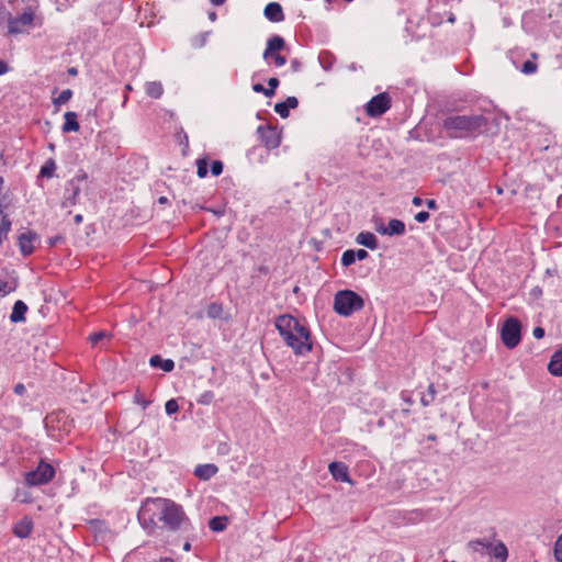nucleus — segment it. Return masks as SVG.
Masks as SVG:
<instances>
[{"label":"nucleus","mask_w":562,"mask_h":562,"mask_svg":"<svg viewBox=\"0 0 562 562\" xmlns=\"http://www.w3.org/2000/svg\"><path fill=\"white\" fill-rule=\"evenodd\" d=\"M137 518L145 529L157 527L156 518L170 531L189 532L192 524L181 505L168 498H147L140 506Z\"/></svg>","instance_id":"f257e3e1"},{"label":"nucleus","mask_w":562,"mask_h":562,"mask_svg":"<svg viewBox=\"0 0 562 562\" xmlns=\"http://www.w3.org/2000/svg\"><path fill=\"white\" fill-rule=\"evenodd\" d=\"M276 328L296 355L304 356L312 350L311 333L297 318L284 314L276 319Z\"/></svg>","instance_id":"f03ea898"},{"label":"nucleus","mask_w":562,"mask_h":562,"mask_svg":"<svg viewBox=\"0 0 562 562\" xmlns=\"http://www.w3.org/2000/svg\"><path fill=\"white\" fill-rule=\"evenodd\" d=\"M488 120L482 114L449 115L442 121V128L451 138H476L487 127Z\"/></svg>","instance_id":"7ed1b4c3"},{"label":"nucleus","mask_w":562,"mask_h":562,"mask_svg":"<svg viewBox=\"0 0 562 562\" xmlns=\"http://www.w3.org/2000/svg\"><path fill=\"white\" fill-rule=\"evenodd\" d=\"M363 306V299L352 290H341L335 294L334 311L340 316H351Z\"/></svg>","instance_id":"20e7f679"},{"label":"nucleus","mask_w":562,"mask_h":562,"mask_svg":"<svg viewBox=\"0 0 562 562\" xmlns=\"http://www.w3.org/2000/svg\"><path fill=\"white\" fill-rule=\"evenodd\" d=\"M56 474V470L53 464L41 460L37 467L25 473L24 481L29 486H41L49 483Z\"/></svg>","instance_id":"39448f33"},{"label":"nucleus","mask_w":562,"mask_h":562,"mask_svg":"<svg viewBox=\"0 0 562 562\" xmlns=\"http://www.w3.org/2000/svg\"><path fill=\"white\" fill-rule=\"evenodd\" d=\"M502 341L508 348L513 349L521 340V324L515 317L505 321L501 330Z\"/></svg>","instance_id":"423d86ee"},{"label":"nucleus","mask_w":562,"mask_h":562,"mask_svg":"<svg viewBox=\"0 0 562 562\" xmlns=\"http://www.w3.org/2000/svg\"><path fill=\"white\" fill-rule=\"evenodd\" d=\"M285 47V41L280 35H272L268 42L262 57L265 60L272 59L277 67H282L286 64V58L280 54Z\"/></svg>","instance_id":"0eeeda50"},{"label":"nucleus","mask_w":562,"mask_h":562,"mask_svg":"<svg viewBox=\"0 0 562 562\" xmlns=\"http://www.w3.org/2000/svg\"><path fill=\"white\" fill-rule=\"evenodd\" d=\"M86 180L87 173L82 170H79L78 173L67 182L64 200L61 202L63 207L75 206L78 203V196L81 191V183Z\"/></svg>","instance_id":"6e6552de"},{"label":"nucleus","mask_w":562,"mask_h":562,"mask_svg":"<svg viewBox=\"0 0 562 562\" xmlns=\"http://www.w3.org/2000/svg\"><path fill=\"white\" fill-rule=\"evenodd\" d=\"M392 99L387 92H381L374 95L366 104V113L370 117H378L384 114L391 108Z\"/></svg>","instance_id":"1a4fd4ad"},{"label":"nucleus","mask_w":562,"mask_h":562,"mask_svg":"<svg viewBox=\"0 0 562 562\" xmlns=\"http://www.w3.org/2000/svg\"><path fill=\"white\" fill-rule=\"evenodd\" d=\"M5 15L8 16V31L10 34L22 33L24 26L32 24L34 20V14L31 10L24 11L16 18H12L11 13L8 11H5Z\"/></svg>","instance_id":"9d476101"},{"label":"nucleus","mask_w":562,"mask_h":562,"mask_svg":"<svg viewBox=\"0 0 562 562\" xmlns=\"http://www.w3.org/2000/svg\"><path fill=\"white\" fill-rule=\"evenodd\" d=\"M257 133L268 149H274L280 146L281 135L277 127L270 125H260L257 128Z\"/></svg>","instance_id":"9b49d317"},{"label":"nucleus","mask_w":562,"mask_h":562,"mask_svg":"<svg viewBox=\"0 0 562 562\" xmlns=\"http://www.w3.org/2000/svg\"><path fill=\"white\" fill-rule=\"evenodd\" d=\"M37 239V234L35 232L29 231L20 234L18 238V245L21 254L23 256H30L34 251L33 241Z\"/></svg>","instance_id":"f8f14e48"},{"label":"nucleus","mask_w":562,"mask_h":562,"mask_svg":"<svg viewBox=\"0 0 562 562\" xmlns=\"http://www.w3.org/2000/svg\"><path fill=\"white\" fill-rule=\"evenodd\" d=\"M265 18L273 23H279L284 21V12L282 5L278 2H270L266 5L263 10Z\"/></svg>","instance_id":"ddd939ff"},{"label":"nucleus","mask_w":562,"mask_h":562,"mask_svg":"<svg viewBox=\"0 0 562 562\" xmlns=\"http://www.w3.org/2000/svg\"><path fill=\"white\" fill-rule=\"evenodd\" d=\"M330 474L336 481L351 482L348 467L340 461H334L328 467Z\"/></svg>","instance_id":"4468645a"},{"label":"nucleus","mask_w":562,"mask_h":562,"mask_svg":"<svg viewBox=\"0 0 562 562\" xmlns=\"http://www.w3.org/2000/svg\"><path fill=\"white\" fill-rule=\"evenodd\" d=\"M33 530V521L29 517H23L13 527V533L21 539L27 538Z\"/></svg>","instance_id":"2eb2a0df"},{"label":"nucleus","mask_w":562,"mask_h":562,"mask_svg":"<svg viewBox=\"0 0 562 562\" xmlns=\"http://www.w3.org/2000/svg\"><path fill=\"white\" fill-rule=\"evenodd\" d=\"M299 100L295 97H288L285 101L279 102L274 105V111L282 117L286 119L290 115V109H296Z\"/></svg>","instance_id":"dca6fc26"},{"label":"nucleus","mask_w":562,"mask_h":562,"mask_svg":"<svg viewBox=\"0 0 562 562\" xmlns=\"http://www.w3.org/2000/svg\"><path fill=\"white\" fill-rule=\"evenodd\" d=\"M26 312H27V305L23 301L18 300L13 304L12 312L10 314V322L11 323L24 322Z\"/></svg>","instance_id":"f3484780"},{"label":"nucleus","mask_w":562,"mask_h":562,"mask_svg":"<svg viewBox=\"0 0 562 562\" xmlns=\"http://www.w3.org/2000/svg\"><path fill=\"white\" fill-rule=\"evenodd\" d=\"M356 241L371 250H375L379 246L376 236L371 232H361L358 234Z\"/></svg>","instance_id":"a211bd4d"},{"label":"nucleus","mask_w":562,"mask_h":562,"mask_svg":"<svg viewBox=\"0 0 562 562\" xmlns=\"http://www.w3.org/2000/svg\"><path fill=\"white\" fill-rule=\"evenodd\" d=\"M65 122L61 126V131L64 133L78 132L80 128L77 113L75 112H66L64 115Z\"/></svg>","instance_id":"6ab92c4d"},{"label":"nucleus","mask_w":562,"mask_h":562,"mask_svg":"<svg viewBox=\"0 0 562 562\" xmlns=\"http://www.w3.org/2000/svg\"><path fill=\"white\" fill-rule=\"evenodd\" d=\"M548 370L554 376H562V348L552 355Z\"/></svg>","instance_id":"aec40b11"},{"label":"nucleus","mask_w":562,"mask_h":562,"mask_svg":"<svg viewBox=\"0 0 562 562\" xmlns=\"http://www.w3.org/2000/svg\"><path fill=\"white\" fill-rule=\"evenodd\" d=\"M217 472V467L212 463L200 464L194 470V475L203 481L210 480Z\"/></svg>","instance_id":"412c9836"},{"label":"nucleus","mask_w":562,"mask_h":562,"mask_svg":"<svg viewBox=\"0 0 562 562\" xmlns=\"http://www.w3.org/2000/svg\"><path fill=\"white\" fill-rule=\"evenodd\" d=\"M149 364L153 368H160L165 372H171L175 368V362L171 359H162L159 355H154L149 359Z\"/></svg>","instance_id":"4be33fe9"},{"label":"nucleus","mask_w":562,"mask_h":562,"mask_svg":"<svg viewBox=\"0 0 562 562\" xmlns=\"http://www.w3.org/2000/svg\"><path fill=\"white\" fill-rule=\"evenodd\" d=\"M487 554L493 555L494 558L499 560V562H505L508 558V550L502 541H498L496 544L492 543V548L490 549V552H487Z\"/></svg>","instance_id":"5701e85b"},{"label":"nucleus","mask_w":562,"mask_h":562,"mask_svg":"<svg viewBox=\"0 0 562 562\" xmlns=\"http://www.w3.org/2000/svg\"><path fill=\"white\" fill-rule=\"evenodd\" d=\"M145 92L153 99H159L164 93V87L160 81H149L145 85Z\"/></svg>","instance_id":"b1692460"},{"label":"nucleus","mask_w":562,"mask_h":562,"mask_svg":"<svg viewBox=\"0 0 562 562\" xmlns=\"http://www.w3.org/2000/svg\"><path fill=\"white\" fill-rule=\"evenodd\" d=\"M468 548L472 550L473 552H479L481 554H485L490 552V549L492 548V542L487 540H472L468 543Z\"/></svg>","instance_id":"393cba45"},{"label":"nucleus","mask_w":562,"mask_h":562,"mask_svg":"<svg viewBox=\"0 0 562 562\" xmlns=\"http://www.w3.org/2000/svg\"><path fill=\"white\" fill-rule=\"evenodd\" d=\"M228 518L226 516H215L210 519L209 527L214 532L224 531L227 527Z\"/></svg>","instance_id":"a878e982"},{"label":"nucleus","mask_w":562,"mask_h":562,"mask_svg":"<svg viewBox=\"0 0 562 562\" xmlns=\"http://www.w3.org/2000/svg\"><path fill=\"white\" fill-rule=\"evenodd\" d=\"M405 233V224L401 220L393 218L387 224V235L401 236Z\"/></svg>","instance_id":"bb28decb"},{"label":"nucleus","mask_w":562,"mask_h":562,"mask_svg":"<svg viewBox=\"0 0 562 562\" xmlns=\"http://www.w3.org/2000/svg\"><path fill=\"white\" fill-rule=\"evenodd\" d=\"M55 170H56V162L54 159L49 158L41 167L40 176L43 178H52L54 176Z\"/></svg>","instance_id":"cd10ccee"},{"label":"nucleus","mask_w":562,"mask_h":562,"mask_svg":"<svg viewBox=\"0 0 562 562\" xmlns=\"http://www.w3.org/2000/svg\"><path fill=\"white\" fill-rule=\"evenodd\" d=\"M437 391L435 389V385L431 383L429 384L427 391L423 393L420 397V403L423 406H429L436 398Z\"/></svg>","instance_id":"c85d7f7f"},{"label":"nucleus","mask_w":562,"mask_h":562,"mask_svg":"<svg viewBox=\"0 0 562 562\" xmlns=\"http://www.w3.org/2000/svg\"><path fill=\"white\" fill-rule=\"evenodd\" d=\"M210 34H211V32L206 31V32H202V33H199L198 35L193 36L191 38L192 47H194V48H202L203 46H205V44H206V42L209 40Z\"/></svg>","instance_id":"c756f323"},{"label":"nucleus","mask_w":562,"mask_h":562,"mask_svg":"<svg viewBox=\"0 0 562 562\" xmlns=\"http://www.w3.org/2000/svg\"><path fill=\"white\" fill-rule=\"evenodd\" d=\"M10 229L11 221L7 215L3 214L0 223V244H2L8 238Z\"/></svg>","instance_id":"7c9ffc66"},{"label":"nucleus","mask_w":562,"mask_h":562,"mask_svg":"<svg viewBox=\"0 0 562 562\" xmlns=\"http://www.w3.org/2000/svg\"><path fill=\"white\" fill-rule=\"evenodd\" d=\"M16 281H7L0 278V296H4L15 290Z\"/></svg>","instance_id":"2f4dec72"},{"label":"nucleus","mask_w":562,"mask_h":562,"mask_svg":"<svg viewBox=\"0 0 562 562\" xmlns=\"http://www.w3.org/2000/svg\"><path fill=\"white\" fill-rule=\"evenodd\" d=\"M319 63L325 70H329L334 63V56L329 52H322L318 56Z\"/></svg>","instance_id":"473e14b6"},{"label":"nucleus","mask_w":562,"mask_h":562,"mask_svg":"<svg viewBox=\"0 0 562 562\" xmlns=\"http://www.w3.org/2000/svg\"><path fill=\"white\" fill-rule=\"evenodd\" d=\"M72 97V91L70 89L63 90L60 94L53 100L55 106H59L68 102Z\"/></svg>","instance_id":"72a5a7b5"},{"label":"nucleus","mask_w":562,"mask_h":562,"mask_svg":"<svg viewBox=\"0 0 562 562\" xmlns=\"http://www.w3.org/2000/svg\"><path fill=\"white\" fill-rule=\"evenodd\" d=\"M209 164L205 158H200L196 160V175L199 178H205L209 172Z\"/></svg>","instance_id":"f704fd0d"},{"label":"nucleus","mask_w":562,"mask_h":562,"mask_svg":"<svg viewBox=\"0 0 562 562\" xmlns=\"http://www.w3.org/2000/svg\"><path fill=\"white\" fill-rule=\"evenodd\" d=\"M356 259L357 258L355 255V250L348 249V250L344 251V254L341 256V265L344 267H349L355 263Z\"/></svg>","instance_id":"c9c22d12"},{"label":"nucleus","mask_w":562,"mask_h":562,"mask_svg":"<svg viewBox=\"0 0 562 562\" xmlns=\"http://www.w3.org/2000/svg\"><path fill=\"white\" fill-rule=\"evenodd\" d=\"M110 337H111V334L109 331L100 330V331L91 334L89 336V340L91 341L92 345H97L101 340H103L105 338H110Z\"/></svg>","instance_id":"e433bc0d"},{"label":"nucleus","mask_w":562,"mask_h":562,"mask_svg":"<svg viewBox=\"0 0 562 562\" xmlns=\"http://www.w3.org/2000/svg\"><path fill=\"white\" fill-rule=\"evenodd\" d=\"M537 69H538V66L533 60H526L522 64L520 71L525 75H531V74H535L537 71Z\"/></svg>","instance_id":"4c0bfd02"},{"label":"nucleus","mask_w":562,"mask_h":562,"mask_svg":"<svg viewBox=\"0 0 562 562\" xmlns=\"http://www.w3.org/2000/svg\"><path fill=\"white\" fill-rule=\"evenodd\" d=\"M213 400L214 393L212 391H205L196 398V402L202 405H210Z\"/></svg>","instance_id":"58836bf2"},{"label":"nucleus","mask_w":562,"mask_h":562,"mask_svg":"<svg viewBox=\"0 0 562 562\" xmlns=\"http://www.w3.org/2000/svg\"><path fill=\"white\" fill-rule=\"evenodd\" d=\"M553 554L558 562H562V533L557 538Z\"/></svg>","instance_id":"ea45409f"},{"label":"nucleus","mask_w":562,"mask_h":562,"mask_svg":"<svg viewBox=\"0 0 562 562\" xmlns=\"http://www.w3.org/2000/svg\"><path fill=\"white\" fill-rule=\"evenodd\" d=\"M165 409L168 415L176 414L179 411V404L175 398H171L167 401Z\"/></svg>","instance_id":"a19ab883"},{"label":"nucleus","mask_w":562,"mask_h":562,"mask_svg":"<svg viewBox=\"0 0 562 562\" xmlns=\"http://www.w3.org/2000/svg\"><path fill=\"white\" fill-rule=\"evenodd\" d=\"M224 165L221 160H213L211 164V173L214 177L220 176L223 172Z\"/></svg>","instance_id":"79ce46f5"},{"label":"nucleus","mask_w":562,"mask_h":562,"mask_svg":"<svg viewBox=\"0 0 562 562\" xmlns=\"http://www.w3.org/2000/svg\"><path fill=\"white\" fill-rule=\"evenodd\" d=\"M134 402L138 405H142L143 408H146L150 404V401L145 400L144 394L139 390H137L134 394Z\"/></svg>","instance_id":"37998d69"},{"label":"nucleus","mask_w":562,"mask_h":562,"mask_svg":"<svg viewBox=\"0 0 562 562\" xmlns=\"http://www.w3.org/2000/svg\"><path fill=\"white\" fill-rule=\"evenodd\" d=\"M430 215L427 211H420L415 215V220L418 223H426L429 220Z\"/></svg>","instance_id":"c03bdc74"},{"label":"nucleus","mask_w":562,"mask_h":562,"mask_svg":"<svg viewBox=\"0 0 562 562\" xmlns=\"http://www.w3.org/2000/svg\"><path fill=\"white\" fill-rule=\"evenodd\" d=\"M64 239H65V237L63 235H56V236L49 237L47 239V244L50 247H54V246L58 245L59 243L64 241Z\"/></svg>","instance_id":"a18cd8bd"},{"label":"nucleus","mask_w":562,"mask_h":562,"mask_svg":"<svg viewBox=\"0 0 562 562\" xmlns=\"http://www.w3.org/2000/svg\"><path fill=\"white\" fill-rule=\"evenodd\" d=\"M544 334H546V331L542 327L538 326V327L533 328L532 335L535 338L541 339L544 337Z\"/></svg>","instance_id":"49530a36"},{"label":"nucleus","mask_w":562,"mask_h":562,"mask_svg":"<svg viewBox=\"0 0 562 562\" xmlns=\"http://www.w3.org/2000/svg\"><path fill=\"white\" fill-rule=\"evenodd\" d=\"M13 391L16 395H23L26 392V387L23 383H18L14 385Z\"/></svg>","instance_id":"de8ad7c7"},{"label":"nucleus","mask_w":562,"mask_h":562,"mask_svg":"<svg viewBox=\"0 0 562 562\" xmlns=\"http://www.w3.org/2000/svg\"><path fill=\"white\" fill-rule=\"evenodd\" d=\"M355 255L358 260H364L369 256L368 251L364 249L355 250Z\"/></svg>","instance_id":"09e8293b"},{"label":"nucleus","mask_w":562,"mask_h":562,"mask_svg":"<svg viewBox=\"0 0 562 562\" xmlns=\"http://www.w3.org/2000/svg\"><path fill=\"white\" fill-rule=\"evenodd\" d=\"M301 67H302V63L299 59H293L291 61V69L293 72L300 71Z\"/></svg>","instance_id":"8fccbe9b"},{"label":"nucleus","mask_w":562,"mask_h":562,"mask_svg":"<svg viewBox=\"0 0 562 562\" xmlns=\"http://www.w3.org/2000/svg\"><path fill=\"white\" fill-rule=\"evenodd\" d=\"M280 85V81L277 77H271L268 79V87L277 89Z\"/></svg>","instance_id":"3c124183"},{"label":"nucleus","mask_w":562,"mask_h":562,"mask_svg":"<svg viewBox=\"0 0 562 562\" xmlns=\"http://www.w3.org/2000/svg\"><path fill=\"white\" fill-rule=\"evenodd\" d=\"M426 205L429 210H437L438 209V203L436 200L434 199H429V200H426Z\"/></svg>","instance_id":"603ef678"},{"label":"nucleus","mask_w":562,"mask_h":562,"mask_svg":"<svg viewBox=\"0 0 562 562\" xmlns=\"http://www.w3.org/2000/svg\"><path fill=\"white\" fill-rule=\"evenodd\" d=\"M530 294L535 297V299H538L542 295V289L540 286H535Z\"/></svg>","instance_id":"864d4df0"},{"label":"nucleus","mask_w":562,"mask_h":562,"mask_svg":"<svg viewBox=\"0 0 562 562\" xmlns=\"http://www.w3.org/2000/svg\"><path fill=\"white\" fill-rule=\"evenodd\" d=\"M228 451H229V447H228V445L226 442H222V443L218 445V452L220 453L226 454V453H228Z\"/></svg>","instance_id":"5fc2aeb1"},{"label":"nucleus","mask_w":562,"mask_h":562,"mask_svg":"<svg viewBox=\"0 0 562 562\" xmlns=\"http://www.w3.org/2000/svg\"><path fill=\"white\" fill-rule=\"evenodd\" d=\"M262 94H265L267 98H272L276 94V89L265 87Z\"/></svg>","instance_id":"6e6d98bb"},{"label":"nucleus","mask_w":562,"mask_h":562,"mask_svg":"<svg viewBox=\"0 0 562 562\" xmlns=\"http://www.w3.org/2000/svg\"><path fill=\"white\" fill-rule=\"evenodd\" d=\"M263 89H265V86L262 83H260V82L252 85V90L256 93H262Z\"/></svg>","instance_id":"4d7b16f0"},{"label":"nucleus","mask_w":562,"mask_h":562,"mask_svg":"<svg viewBox=\"0 0 562 562\" xmlns=\"http://www.w3.org/2000/svg\"><path fill=\"white\" fill-rule=\"evenodd\" d=\"M9 66L4 60H0V76L8 72Z\"/></svg>","instance_id":"13d9d810"},{"label":"nucleus","mask_w":562,"mask_h":562,"mask_svg":"<svg viewBox=\"0 0 562 562\" xmlns=\"http://www.w3.org/2000/svg\"><path fill=\"white\" fill-rule=\"evenodd\" d=\"M412 203L415 206H420V205H423L424 200L422 198H419V196H414L413 200H412Z\"/></svg>","instance_id":"bf43d9fd"},{"label":"nucleus","mask_w":562,"mask_h":562,"mask_svg":"<svg viewBox=\"0 0 562 562\" xmlns=\"http://www.w3.org/2000/svg\"><path fill=\"white\" fill-rule=\"evenodd\" d=\"M376 232L382 235H387V226H384L383 224H381L379 227H376Z\"/></svg>","instance_id":"052dcab7"},{"label":"nucleus","mask_w":562,"mask_h":562,"mask_svg":"<svg viewBox=\"0 0 562 562\" xmlns=\"http://www.w3.org/2000/svg\"><path fill=\"white\" fill-rule=\"evenodd\" d=\"M402 398L405 403L407 404H412L413 403V400L411 396L406 395L405 393H402Z\"/></svg>","instance_id":"680f3d73"},{"label":"nucleus","mask_w":562,"mask_h":562,"mask_svg":"<svg viewBox=\"0 0 562 562\" xmlns=\"http://www.w3.org/2000/svg\"><path fill=\"white\" fill-rule=\"evenodd\" d=\"M67 72L70 76H77L78 75V69L75 68V67H70V68H68Z\"/></svg>","instance_id":"e2e57ef3"},{"label":"nucleus","mask_w":562,"mask_h":562,"mask_svg":"<svg viewBox=\"0 0 562 562\" xmlns=\"http://www.w3.org/2000/svg\"><path fill=\"white\" fill-rule=\"evenodd\" d=\"M209 19L214 22L217 19V14L215 11L209 12Z\"/></svg>","instance_id":"0e129e2a"},{"label":"nucleus","mask_w":562,"mask_h":562,"mask_svg":"<svg viewBox=\"0 0 562 562\" xmlns=\"http://www.w3.org/2000/svg\"><path fill=\"white\" fill-rule=\"evenodd\" d=\"M183 550L189 552L191 550V542L190 540H187L183 544Z\"/></svg>","instance_id":"69168bd1"},{"label":"nucleus","mask_w":562,"mask_h":562,"mask_svg":"<svg viewBox=\"0 0 562 562\" xmlns=\"http://www.w3.org/2000/svg\"><path fill=\"white\" fill-rule=\"evenodd\" d=\"M83 217L81 214H77L75 217H74V221L76 224H80L82 222Z\"/></svg>","instance_id":"338daca9"},{"label":"nucleus","mask_w":562,"mask_h":562,"mask_svg":"<svg viewBox=\"0 0 562 562\" xmlns=\"http://www.w3.org/2000/svg\"><path fill=\"white\" fill-rule=\"evenodd\" d=\"M157 562H175V561H173V559H171V558H161V559H159V561H157Z\"/></svg>","instance_id":"774afa93"}]
</instances>
